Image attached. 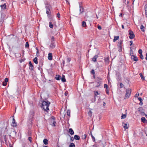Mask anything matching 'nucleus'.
<instances>
[{
  "label": "nucleus",
  "instance_id": "53",
  "mask_svg": "<svg viewBox=\"0 0 147 147\" xmlns=\"http://www.w3.org/2000/svg\"><path fill=\"white\" fill-rule=\"evenodd\" d=\"M119 48V51L120 52L122 51V47H118Z\"/></svg>",
  "mask_w": 147,
  "mask_h": 147
},
{
  "label": "nucleus",
  "instance_id": "54",
  "mask_svg": "<svg viewBox=\"0 0 147 147\" xmlns=\"http://www.w3.org/2000/svg\"><path fill=\"white\" fill-rule=\"evenodd\" d=\"M71 60V59L70 58H68L67 59V61L68 62H69Z\"/></svg>",
  "mask_w": 147,
  "mask_h": 147
},
{
  "label": "nucleus",
  "instance_id": "4",
  "mask_svg": "<svg viewBox=\"0 0 147 147\" xmlns=\"http://www.w3.org/2000/svg\"><path fill=\"white\" fill-rule=\"evenodd\" d=\"M129 35V38L131 39H132L135 37V35L131 30H129L128 31Z\"/></svg>",
  "mask_w": 147,
  "mask_h": 147
},
{
  "label": "nucleus",
  "instance_id": "52",
  "mask_svg": "<svg viewBox=\"0 0 147 147\" xmlns=\"http://www.w3.org/2000/svg\"><path fill=\"white\" fill-rule=\"evenodd\" d=\"M8 78H6L5 79V80H4V82H6V83H7V82H8Z\"/></svg>",
  "mask_w": 147,
  "mask_h": 147
},
{
  "label": "nucleus",
  "instance_id": "14",
  "mask_svg": "<svg viewBox=\"0 0 147 147\" xmlns=\"http://www.w3.org/2000/svg\"><path fill=\"white\" fill-rule=\"evenodd\" d=\"M41 107L43 108L44 110L46 111H47V110H49L48 105L47 106H46L45 105L42 106V105Z\"/></svg>",
  "mask_w": 147,
  "mask_h": 147
},
{
  "label": "nucleus",
  "instance_id": "19",
  "mask_svg": "<svg viewBox=\"0 0 147 147\" xmlns=\"http://www.w3.org/2000/svg\"><path fill=\"white\" fill-rule=\"evenodd\" d=\"M1 7L2 9H4L6 8V5L5 3L1 5Z\"/></svg>",
  "mask_w": 147,
  "mask_h": 147
},
{
  "label": "nucleus",
  "instance_id": "9",
  "mask_svg": "<svg viewBox=\"0 0 147 147\" xmlns=\"http://www.w3.org/2000/svg\"><path fill=\"white\" fill-rule=\"evenodd\" d=\"M11 125L14 127H15L17 126V123L16 122V121L14 118L13 119Z\"/></svg>",
  "mask_w": 147,
  "mask_h": 147
},
{
  "label": "nucleus",
  "instance_id": "27",
  "mask_svg": "<svg viewBox=\"0 0 147 147\" xmlns=\"http://www.w3.org/2000/svg\"><path fill=\"white\" fill-rule=\"evenodd\" d=\"M53 122V123L52 124H51L53 126H55L56 125V123L55 120H51V122Z\"/></svg>",
  "mask_w": 147,
  "mask_h": 147
},
{
  "label": "nucleus",
  "instance_id": "41",
  "mask_svg": "<svg viewBox=\"0 0 147 147\" xmlns=\"http://www.w3.org/2000/svg\"><path fill=\"white\" fill-rule=\"evenodd\" d=\"M29 47V44L28 42H26L25 45V47L26 48H28Z\"/></svg>",
  "mask_w": 147,
  "mask_h": 147
},
{
  "label": "nucleus",
  "instance_id": "1",
  "mask_svg": "<svg viewBox=\"0 0 147 147\" xmlns=\"http://www.w3.org/2000/svg\"><path fill=\"white\" fill-rule=\"evenodd\" d=\"M56 46V42L55 41V39L54 36L51 37V43L49 45V49H54Z\"/></svg>",
  "mask_w": 147,
  "mask_h": 147
},
{
  "label": "nucleus",
  "instance_id": "12",
  "mask_svg": "<svg viewBox=\"0 0 147 147\" xmlns=\"http://www.w3.org/2000/svg\"><path fill=\"white\" fill-rule=\"evenodd\" d=\"M29 69L31 70H33L34 69V66L32 64L31 61H30L29 63Z\"/></svg>",
  "mask_w": 147,
  "mask_h": 147
},
{
  "label": "nucleus",
  "instance_id": "40",
  "mask_svg": "<svg viewBox=\"0 0 147 147\" xmlns=\"http://www.w3.org/2000/svg\"><path fill=\"white\" fill-rule=\"evenodd\" d=\"M86 134H84L82 136V139L84 140V139H86Z\"/></svg>",
  "mask_w": 147,
  "mask_h": 147
},
{
  "label": "nucleus",
  "instance_id": "34",
  "mask_svg": "<svg viewBox=\"0 0 147 147\" xmlns=\"http://www.w3.org/2000/svg\"><path fill=\"white\" fill-rule=\"evenodd\" d=\"M141 121L142 122L144 123L146 121V119L144 117H143L141 118Z\"/></svg>",
  "mask_w": 147,
  "mask_h": 147
},
{
  "label": "nucleus",
  "instance_id": "36",
  "mask_svg": "<svg viewBox=\"0 0 147 147\" xmlns=\"http://www.w3.org/2000/svg\"><path fill=\"white\" fill-rule=\"evenodd\" d=\"M49 26L50 28H53V25L52 24L51 22H49Z\"/></svg>",
  "mask_w": 147,
  "mask_h": 147
},
{
  "label": "nucleus",
  "instance_id": "26",
  "mask_svg": "<svg viewBox=\"0 0 147 147\" xmlns=\"http://www.w3.org/2000/svg\"><path fill=\"white\" fill-rule=\"evenodd\" d=\"M37 60V57H35L33 59V61L35 64H37L38 63Z\"/></svg>",
  "mask_w": 147,
  "mask_h": 147
},
{
  "label": "nucleus",
  "instance_id": "59",
  "mask_svg": "<svg viewBox=\"0 0 147 147\" xmlns=\"http://www.w3.org/2000/svg\"><path fill=\"white\" fill-rule=\"evenodd\" d=\"M138 99L139 101H142V99L141 97H139Z\"/></svg>",
  "mask_w": 147,
  "mask_h": 147
},
{
  "label": "nucleus",
  "instance_id": "29",
  "mask_svg": "<svg viewBox=\"0 0 147 147\" xmlns=\"http://www.w3.org/2000/svg\"><path fill=\"white\" fill-rule=\"evenodd\" d=\"M95 80H96V81L98 82L99 81H101L102 79L98 77H96Z\"/></svg>",
  "mask_w": 147,
  "mask_h": 147
},
{
  "label": "nucleus",
  "instance_id": "57",
  "mask_svg": "<svg viewBox=\"0 0 147 147\" xmlns=\"http://www.w3.org/2000/svg\"><path fill=\"white\" fill-rule=\"evenodd\" d=\"M120 88H122L123 87V85L122 83H120Z\"/></svg>",
  "mask_w": 147,
  "mask_h": 147
},
{
  "label": "nucleus",
  "instance_id": "2",
  "mask_svg": "<svg viewBox=\"0 0 147 147\" xmlns=\"http://www.w3.org/2000/svg\"><path fill=\"white\" fill-rule=\"evenodd\" d=\"M46 5L45 6V8L46 9V13L48 17L50 18L51 16V12L50 9L51 6L48 4H46Z\"/></svg>",
  "mask_w": 147,
  "mask_h": 147
},
{
  "label": "nucleus",
  "instance_id": "49",
  "mask_svg": "<svg viewBox=\"0 0 147 147\" xmlns=\"http://www.w3.org/2000/svg\"><path fill=\"white\" fill-rule=\"evenodd\" d=\"M31 132L30 131H29L28 132V136H31Z\"/></svg>",
  "mask_w": 147,
  "mask_h": 147
},
{
  "label": "nucleus",
  "instance_id": "43",
  "mask_svg": "<svg viewBox=\"0 0 147 147\" xmlns=\"http://www.w3.org/2000/svg\"><path fill=\"white\" fill-rule=\"evenodd\" d=\"M88 114L89 115L90 117H91L92 116V112L91 111H90L88 112Z\"/></svg>",
  "mask_w": 147,
  "mask_h": 147
},
{
  "label": "nucleus",
  "instance_id": "61",
  "mask_svg": "<svg viewBox=\"0 0 147 147\" xmlns=\"http://www.w3.org/2000/svg\"><path fill=\"white\" fill-rule=\"evenodd\" d=\"M57 16L58 17V18H60V13H58L57 14Z\"/></svg>",
  "mask_w": 147,
  "mask_h": 147
},
{
  "label": "nucleus",
  "instance_id": "3",
  "mask_svg": "<svg viewBox=\"0 0 147 147\" xmlns=\"http://www.w3.org/2000/svg\"><path fill=\"white\" fill-rule=\"evenodd\" d=\"M94 101H96V100H97L98 101H99L100 98H99L98 96H97L99 94L98 92L96 91H94Z\"/></svg>",
  "mask_w": 147,
  "mask_h": 147
},
{
  "label": "nucleus",
  "instance_id": "44",
  "mask_svg": "<svg viewBox=\"0 0 147 147\" xmlns=\"http://www.w3.org/2000/svg\"><path fill=\"white\" fill-rule=\"evenodd\" d=\"M105 61L106 62H108L109 61V59L108 57L105 58Z\"/></svg>",
  "mask_w": 147,
  "mask_h": 147
},
{
  "label": "nucleus",
  "instance_id": "23",
  "mask_svg": "<svg viewBox=\"0 0 147 147\" xmlns=\"http://www.w3.org/2000/svg\"><path fill=\"white\" fill-rule=\"evenodd\" d=\"M123 41L120 40L119 42H118V47H122L121 45Z\"/></svg>",
  "mask_w": 147,
  "mask_h": 147
},
{
  "label": "nucleus",
  "instance_id": "64",
  "mask_svg": "<svg viewBox=\"0 0 147 147\" xmlns=\"http://www.w3.org/2000/svg\"><path fill=\"white\" fill-rule=\"evenodd\" d=\"M145 133L146 134V135L147 136V128L145 130Z\"/></svg>",
  "mask_w": 147,
  "mask_h": 147
},
{
  "label": "nucleus",
  "instance_id": "25",
  "mask_svg": "<svg viewBox=\"0 0 147 147\" xmlns=\"http://www.w3.org/2000/svg\"><path fill=\"white\" fill-rule=\"evenodd\" d=\"M61 81L63 82H66V79L65 78V76L64 75H62L61 78Z\"/></svg>",
  "mask_w": 147,
  "mask_h": 147
},
{
  "label": "nucleus",
  "instance_id": "20",
  "mask_svg": "<svg viewBox=\"0 0 147 147\" xmlns=\"http://www.w3.org/2000/svg\"><path fill=\"white\" fill-rule=\"evenodd\" d=\"M119 38V36H114V39H113V42H115L116 40H118Z\"/></svg>",
  "mask_w": 147,
  "mask_h": 147
},
{
  "label": "nucleus",
  "instance_id": "37",
  "mask_svg": "<svg viewBox=\"0 0 147 147\" xmlns=\"http://www.w3.org/2000/svg\"><path fill=\"white\" fill-rule=\"evenodd\" d=\"M75 146L74 143H71L69 146V147H75Z\"/></svg>",
  "mask_w": 147,
  "mask_h": 147
},
{
  "label": "nucleus",
  "instance_id": "38",
  "mask_svg": "<svg viewBox=\"0 0 147 147\" xmlns=\"http://www.w3.org/2000/svg\"><path fill=\"white\" fill-rule=\"evenodd\" d=\"M116 75L117 76L118 78H120L121 77L120 74L119 72H117L116 73Z\"/></svg>",
  "mask_w": 147,
  "mask_h": 147
},
{
  "label": "nucleus",
  "instance_id": "42",
  "mask_svg": "<svg viewBox=\"0 0 147 147\" xmlns=\"http://www.w3.org/2000/svg\"><path fill=\"white\" fill-rule=\"evenodd\" d=\"M91 137L92 139V140L93 142H95V138L91 134Z\"/></svg>",
  "mask_w": 147,
  "mask_h": 147
},
{
  "label": "nucleus",
  "instance_id": "62",
  "mask_svg": "<svg viewBox=\"0 0 147 147\" xmlns=\"http://www.w3.org/2000/svg\"><path fill=\"white\" fill-rule=\"evenodd\" d=\"M139 94L138 93V94H136V95L135 96V97H138L139 96Z\"/></svg>",
  "mask_w": 147,
  "mask_h": 147
},
{
  "label": "nucleus",
  "instance_id": "31",
  "mask_svg": "<svg viewBox=\"0 0 147 147\" xmlns=\"http://www.w3.org/2000/svg\"><path fill=\"white\" fill-rule=\"evenodd\" d=\"M138 111L140 113H141V112L143 111V109H142V107H139L138 108Z\"/></svg>",
  "mask_w": 147,
  "mask_h": 147
},
{
  "label": "nucleus",
  "instance_id": "32",
  "mask_svg": "<svg viewBox=\"0 0 147 147\" xmlns=\"http://www.w3.org/2000/svg\"><path fill=\"white\" fill-rule=\"evenodd\" d=\"M67 115L69 116H70V110H68L67 112Z\"/></svg>",
  "mask_w": 147,
  "mask_h": 147
},
{
  "label": "nucleus",
  "instance_id": "13",
  "mask_svg": "<svg viewBox=\"0 0 147 147\" xmlns=\"http://www.w3.org/2000/svg\"><path fill=\"white\" fill-rule=\"evenodd\" d=\"M48 59L50 60H51L53 59L52 54V53H49L48 57Z\"/></svg>",
  "mask_w": 147,
  "mask_h": 147
},
{
  "label": "nucleus",
  "instance_id": "51",
  "mask_svg": "<svg viewBox=\"0 0 147 147\" xmlns=\"http://www.w3.org/2000/svg\"><path fill=\"white\" fill-rule=\"evenodd\" d=\"M104 87L105 88H106L107 89L108 87V86L107 84H105L104 85Z\"/></svg>",
  "mask_w": 147,
  "mask_h": 147
},
{
  "label": "nucleus",
  "instance_id": "28",
  "mask_svg": "<svg viewBox=\"0 0 147 147\" xmlns=\"http://www.w3.org/2000/svg\"><path fill=\"white\" fill-rule=\"evenodd\" d=\"M140 28L142 31L144 32L145 31V28L143 25H141Z\"/></svg>",
  "mask_w": 147,
  "mask_h": 147
},
{
  "label": "nucleus",
  "instance_id": "39",
  "mask_svg": "<svg viewBox=\"0 0 147 147\" xmlns=\"http://www.w3.org/2000/svg\"><path fill=\"white\" fill-rule=\"evenodd\" d=\"M130 55H131V56L132 55L131 54H133V50L132 49L131 47H130Z\"/></svg>",
  "mask_w": 147,
  "mask_h": 147
},
{
  "label": "nucleus",
  "instance_id": "16",
  "mask_svg": "<svg viewBox=\"0 0 147 147\" xmlns=\"http://www.w3.org/2000/svg\"><path fill=\"white\" fill-rule=\"evenodd\" d=\"M69 132L71 135H73L74 134V132L71 128L69 129Z\"/></svg>",
  "mask_w": 147,
  "mask_h": 147
},
{
  "label": "nucleus",
  "instance_id": "24",
  "mask_svg": "<svg viewBox=\"0 0 147 147\" xmlns=\"http://www.w3.org/2000/svg\"><path fill=\"white\" fill-rule=\"evenodd\" d=\"M101 81H99L98 82H97L96 85V87H99V86H100L101 84Z\"/></svg>",
  "mask_w": 147,
  "mask_h": 147
},
{
  "label": "nucleus",
  "instance_id": "15",
  "mask_svg": "<svg viewBox=\"0 0 147 147\" xmlns=\"http://www.w3.org/2000/svg\"><path fill=\"white\" fill-rule=\"evenodd\" d=\"M98 57L97 55H95L92 58V60L93 61L95 62L96 61V59Z\"/></svg>",
  "mask_w": 147,
  "mask_h": 147
},
{
  "label": "nucleus",
  "instance_id": "10",
  "mask_svg": "<svg viewBox=\"0 0 147 147\" xmlns=\"http://www.w3.org/2000/svg\"><path fill=\"white\" fill-rule=\"evenodd\" d=\"M122 125L125 130L127 129L129 127V125L128 124H127V123H125L123 122L122 123Z\"/></svg>",
  "mask_w": 147,
  "mask_h": 147
},
{
  "label": "nucleus",
  "instance_id": "45",
  "mask_svg": "<svg viewBox=\"0 0 147 147\" xmlns=\"http://www.w3.org/2000/svg\"><path fill=\"white\" fill-rule=\"evenodd\" d=\"M91 74L92 75H94L95 74V71H94V70L93 69H92L91 71Z\"/></svg>",
  "mask_w": 147,
  "mask_h": 147
},
{
  "label": "nucleus",
  "instance_id": "63",
  "mask_svg": "<svg viewBox=\"0 0 147 147\" xmlns=\"http://www.w3.org/2000/svg\"><path fill=\"white\" fill-rule=\"evenodd\" d=\"M130 44L129 45L131 46L133 44V41L132 40H131L130 41Z\"/></svg>",
  "mask_w": 147,
  "mask_h": 147
},
{
  "label": "nucleus",
  "instance_id": "6",
  "mask_svg": "<svg viewBox=\"0 0 147 147\" xmlns=\"http://www.w3.org/2000/svg\"><path fill=\"white\" fill-rule=\"evenodd\" d=\"M34 111L33 109H32L30 111L29 116L30 118L32 119L34 117Z\"/></svg>",
  "mask_w": 147,
  "mask_h": 147
},
{
  "label": "nucleus",
  "instance_id": "58",
  "mask_svg": "<svg viewBox=\"0 0 147 147\" xmlns=\"http://www.w3.org/2000/svg\"><path fill=\"white\" fill-rule=\"evenodd\" d=\"M2 85L4 86H5L7 85V83L4 81V82L3 83Z\"/></svg>",
  "mask_w": 147,
  "mask_h": 147
},
{
  "label": "nucleus",
  "instance_id": "50",
  "mask_svg": "<svg viewBox=\"0 0 147 147\" xmlns=\"http://www.w3.org/2000/svg\"><path fill=\"white\" fill-rule=\"evenodd\" d=\"M125 4H126V5H127L129 3V1L128 0H127V1H126V0H125Z\"/></svg>",
  "mask_w": 147,
  "mask_h": 147
},
{
  "label": "nucleus",
  "instance_id": "55",
  "mask_svg": "<svg viewBox=\"0 0 147 147\" xmlns=\"http://www.w3.org/2000/svg\"><path fill=\"white\" fill-rule=\"evenodd\" d=\"M140 114L144 116V115H145V113L143 111L141 112V113H140Z\"/></svg>",
  "mask_w": 147,
  "mask_h": 147
},
{
  "label": "nucleus",
  "instance_id": "11",
  "mask_svg": "<svg viewBox=\"0 0 147 147\" xmlns=\"http://www.w3.org/2000/svg\"><path fill=\"white\" fill-rule=\"evenodd\" d=\"M42 102V106L45 105L46 106H48L50 104V102Z\"/></svg>",
  "mask_w": 147,
  "mask_h": 147
},
{
  "label": "nucleus",
  "instance_id": "18",
  "mask_svg": "<svg viewBox=\"0 0 147 147\" xmlns=\"http://www.w3.org/2000/svg\"><path fill=\"white\" fill-rule=\"evenodd\" d=\"M43 61L42 60H41L40 61L39 64V67H42L43 65Z\"/></svg>",
  "mask_w": 147,
  "mask_h": 147
},
{
  "label": "nucleus",
  "instance_id": "48",
  "mask_svg": "<svg viewBox=\"0 0 147 147\" xmlns=\"http://www.w3.org/2000/svg\"><path fill=\"white\" fill-rule=\"evenodd\" d=\"M140 57L141 59H144V56L142 54L140 55Z\"/></svg>",
  "mask_w": 147,
  "mask_h": 147
},
{
  "label": "nucleus",
  "instance_id": "60",
  "mask_svg": "<svg viewBox=\"0 0 147 147\" xmlns=\"http://www.w3.org/2000/svg\"><path fill=\"white\" fill-rule=\"evenodd\" d=\"M32 119H31V118H30V122H29V123H30V124H31L32 122Z\"/></svg>",
  "mask_w": 147,
  "mask_h": 147
},
{
  "label": "nucleus",
  "instance_id": "21",
  "mask_svg": "<svg viewBox=\"0 0 147 147\" xmlns=\"http://www.w3.org/2000/svg\"><path fill=\"white\" fill-rule=\"evenodd\" d=\"M43 142L44 144L45 145H47L48 144V140L47 139H44V140H43Z\"/></svg>",
  "mask_w": 147,
  "mask_h": 147
},
{
  "label": "nucleus",
  "instance_id": "17",
  "mask_svg": "<svg viewBox=\"0 0 147 147\" xmlns=\"http://www.w3.org/2000/svg\"><path fill=\"white\" fill-rule=\"evenodd\" d=\"M74 138L76 140H79L80 139V137L79 136L76 135L74 136Z\"/></svg>",
  "mask_w": 147,
  "mask_h": 147
},
{
  "label": "nucleus",
  "instance_id": "22",
  "mask_svg": "<svg viewBox=\"0 0 147 147\" xmlns=\"http://www.w3.org/2000/svg\"><path fill=\"white\" fill-rule=\"evenodd\" d=\"M61 76L59 75H56L55 79L57 80H60L61 79Z\"/></svg>",
  "mask_w": 147,
  "mask_h": 147
},
{
  "label": "nucleus",
  "instance_id": "46",
  "mask_svg": "<svg viewBox=\"0 0 147 147\" xmlns=\"http://www.w3.org/2000/svg\"><path fill=\"white\" fill-rule=\"evenodd\" d=\"M142 51L141 49H140L138 51V53L140 55L142 54Z\"/></svg>",
  "mask_w": 147,
  "mask_h": 147
},
{
  "label": "nucleus",
  "instance_id": "30",
  "mask_svg": "<svg viewBox=\"0 0 147 147\" xmlns=\"http://www.w3.org/2000/svg\"><path fill=\"white\" fill-rule=\"evenodd\" d=\"M82 26L83 27H87V26L86 24V22L84 21H83L82 22Z\"/></svg>",
  "mask_w": 147,
  "mask_h": 147
},
{
  "label": "nucleus",
  "instance_id": "33",
  "mask_svg": "<svg viewBox=\"0 0 147 147\" xmlns=\"http://www.w3.org/2000/svg\"><path fill=\"white\" fill-rule=\"evenodd\" d=\"M140 76L141 77V79L142 80H145L144 77L143 76V75L142 73H140L139 74Z\"/></svg>",
  "mask_w": 147,
  "mask_h": 147
},
{
  "label": "nucleus",
  "instance_id": "5",
  "mask_svg": "<svg viewBox=\"0 0 147 147\" xmlns=\"http://www.w3.org/2000/svg\"><path fill=\"white\" fill-rule=\"evenodd\" d=\"M131 92V89L129 88L126 89V92L125 93V97L128 98L130 95Z\"/></svg>",
  "mask_w": 147,
  "mask_h": 147
},
{
  "label": "nucleus",
  "instance_id": "8",
  "mask_svg": "<svg viewBox=\"0 0 147 147\" xmlns=\"http://www.w3.org/2000/svg\"><path fill=\"white\" fill-rule=\"evenodd\" d=\"M80 5V14H82L84 12V9L82 5H80V4L79 3Z\"/></svg>",
  "mask_w": 147,
  "mask_h": 147
},
{
  "label": "nucleus",
  "instance_id": "35",
  "mask_svg": "<svg viewBox=\"0 0 147 147\" xmlns=\"http://www.w3.org/2000/svg\"><path fill=\"white\" fill-rule=\"evenodd\" d=\"M126 114H122V116H121V119H124L126 118Z\"/></svg>",
  "mask_w": 147,
  "mask_h": 147
},
{
  "label": "nucleus",
  "instance_id": "47",
  "mask_svg": "<svg viewBox=\"0 0 147 147\" xmlns=\"http://www.w3.org/2000/svg\"><path fill=\"white\" fill-rule=\"evenodd\" d=\"M32 138L30 137H29L28 138V140L30 141V143H32Z\"/></svg>",
  "mask_w": 147,
  "mask_h": 147
},
{
  "label": "nucleus",
  "instance_id": "7",
  "mask_svg": "<svg viewBox=\"0 0 147 147\" xmlns=\"http://www.w3.org/2000/svg\"><path fill=\"white\" fill-rule=\"evenodd\" d=\"M131 59L132 60H134L136 61L138 60V59L136 56L132 55H131Z\"/></svg>",
  "mask_w": 147,
  "mask_h": 147
},
{
  "label": "nucleus",
  "instance_id": "56",
  "mask_svg": "<svg viewBox=\"0 0 147 147\" xmlns=\"http://www.w3.org/2000/svg\"><path fill=\"white\" fill-rule=\"evenodd\" d=\"M97 28L99 30H101L102 29L101 27L100 26H99V25H98V26H97Z\"/></svg>",
  "mask_w": 147,
  "mask_h": 147
}]
</instances>
